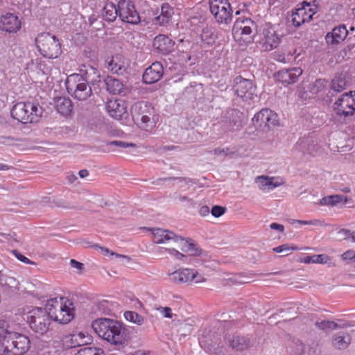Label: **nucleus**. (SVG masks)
I'll use <instances>...</instances> for the list:
<instances>
[{
	"mask_svg": "<svg viewBox=\"0 0 355 355\" xmlns=\"http://www.w3.org/2000/svg\"><path fill=\"white\" fill-rule=\"evenodd\" d=\"M106 110L109 115L116 119H122L127 112L125 102L121 98L110 99L106 103Z\"/></svg>",
	"mask_w": 355,
	"mask_h": 355,
	"instance_id": "nucleus-20",
	"label": "nucleus"
},
{
	"mask_svg": "<svg viewBox=\"0 0 355 355\" xmlns=\"http://www.w3.org/2000/svg\"><path fill=\"white\" fill-rule=\"evenodd\" d=\"M241 126V121L236 120L234 121L233 127L231 128L232 130H237Z\"/></svg>",
	"mask_w": 355,
	"mask_h": 355,
	"instance_id": "nucleus-58",
	"label": "nucleus"
},
{
	"mask_svg": "<svg viewBox=\"0 0 355 355\" xmlns=\"http://www.w3.org/2000/svg\"><path fill=\"white\" fill-rule=\"evenodd\" d=\"M39 68H40V70H42L43 71L44 73H47V71H49V68H47L46 67H44L42 68V63L39 64Z\"/></svg>",
	"mask_w": 355,
	"mask_h": 355,
	"instance_id": "nucleus-61",
	"label": "nucleus"
},
{
	"mask_svg": "<svg viewBox=\"0 0 355 355\" xmlns=\"http://www.w3.org/2000/svg\"><path fill=\"white\" fill-rule=\"evenodd\" d=\"M230 345L233 349L242 351L248 348L250 340L244 336H236L230 340Z\"/></svg>",
	"mask_w": 355,
	"mask_h": 355,
	"instance_id": "nucleus-34",
	"label": "nucleus"
},
{
	"mask_svg": "<svg viewBox=\"0 0 355 355\" xmlns=\"http://www.w3.org/2000/svg\"><path fill=\"white\" fill-rule=\"evenodd\" d=\"M315 325L318 327V328L326 331L336 329L339 327L337 323L329 320L317 322Z\"/></svg>",
	"mask_w": 355,
	"mask_h": 355,
	"instance_id": "nucleus-37",
	"label": "nucleus"
},
{
	"mask_svg": "<svg viewBox=\"0 0 355 355\" xmlns=\"http://www.w3.org/2000/svg\"><path fill=\"white\" fill-rule=\"evenodd\" d=\"M12 278L8 277L1 273H0V286L3 288L8 286Z\"/></svg>",
	"mask_w": 355,
	"mask_h": 355,
	"instance_id": "nucleus-48",
	"label": "nucleus"
},
{
	"mask_svg": "<svg viewBox=\"0 0 355 355\" xmlns=\"http://www.w3.org/2000/svg\"><path fill=\"white\" fill-rule=\"evenodd\" d=\"M110 146H114L121 148H126L128 147H132L135 145L132 143H128L123 141H112L109 143Z\"/></svg>",
	"mask_w": 355,
	"mask_h": 355,
	"instance_id": "nucleus-45",
	"label": "nucleus"
},
{
	"mask_svg": "<svg viewBox=\"0 0 355 355\" xmlns=\"http://www.w3.org/2000/svg\"><path fill=\"white\" fill-rule=\"evenodd\" d=\"M226 208L219 205H214L211 210L213 216L218 218L225 213Z\"/></svg>",
	"mask_w": 355,
	"mask_h": 355,
	"instance_id": "nucleus-42",
	"label": "nucleus"
},
{
	"mask_svg": "<svg viewBox=\"0 0 355 355\" xmlns=\"http://www.w3.org/2000/svg\"><path fill=\"white\" fill-rule=\"evenodd\" d=\"M247 20H252L249 17H246L244 16L239 17L236 19V20L234 22L232 31L233 32H238L240 31V29L244 26H247V24H245V21Z\"/></svg>",
	"mask_w": 355,
	"mask_h": 355,
	"instance_id": "nucleus-40",
	"label": "nucleus"
},
{
	"mask_svg": "<svg viewBox=\"0 0 355 355\" xmlns=\"http://www.w3.org/2000/svg\"><path fill=\"white\" fill-rule=\"evenodd\" d=\"M51 321L52 319L45 308L35 307L28 313L27 322L30 328L41 335L48 332Z\"/></svg>",
	"mask_w": 355,
	"mask_h": 355,
	"instance_id": "nucleus-9",
	"label": "nucleus"
},
{
	"mask_svg": "<svg viewBox=\"0 0 355 355\" xmlns=\"http://www.w3.org/2000/svg\"><path fill=\"white\" fill-rule=\"evenodd\" d=\"M131 114L133 121L145 131H150L156 125L157 116L153 115L147 103L139 101L135 103L131 108Z\"/></svg>",
	"mask_w": 355,
	"mask_h": 355,
	"instance_id": "nucleus-7",
	"label": "nucleus"
},
{
	"mask_svg": "<svg viewBox=\"0 0 355 355\" xmlns=\"http://www.w3.org/2000/svg\"><path fill=\"white\" fill-rule=\"evenodd\" d=\"M107 69L115 73H121L124 69V61L122 55L117 54L111 58H108L106 60Z\"/></svg>",
	"mask_w": 355,
	"mask_h": 355,
	"instance_id": "nucleus-28",
	"label": "nucleus"
},
{
	"mask_svg": "<svg viewBox=\"0 0 355 355\" xmlns=\"http://www.w3.org/2000/svg\"><path fill=\"white\" fill-rule=\"evenodd\" d=\"M42 108L36 103L18 102L10 111L11 116L23 124L37 123L42 116Z\"/></svg>",
	"mask_w": 355,
	"mask_h": 355,
	"instance_id": "nucleus-5",
	"label": "nucleus"
},
{
	"mask_svg": "<svg viewBox=\"0 0 355 355\" xmlns=\"http://www.w3.org/2000/svg\"><path fill=\"white\" fill-rule=\"evenodd\" d=\"M209 8L218 23L227 24L231 21L232 10L228 0H209Z\"/></svg>",
	"mask_w": 355,
	"mask_h": 355,
	"instance_id": "nucleus-10",
	"label": "nucleus"
},
{
	"mask_svg": "<svg viewBox=\"0 0 355 355\" xmlns=\"http://www.w3.org/2000/svg\"><path fill=\"white\" fill-rule=\"evenodd\" d=\"M123 316L127 321L131 322L137 325H141L144 321V317L135 311H125Z\"/></svg>",
	"mask_w": 355,
	"mask_h": 355,
	"instance_id": "nucleus-35",
	"label": "nucleus"
},
{
	"mask_svg": "<svg viewBox=\"0 0 355 355\" xmlns=\"http://www.w3.org/2000/svg\"><path fill=\"white\" fill-rule=\"evenodd\" d=\"M331 199V198H330V196H327V197H324L323 198H322L320 200L319 205H331V204H330Z\"/></svg>",
	"mask_w": 355,
	"mask_h": 355,
	"instance_id": "nucleus-57",
	"label": "nucleus"
},
{
	"mask_svg": "<svg viewBox=\"0 0 355 355\" xmlns=\"http://www.w3.org/2000/svg\"><path fill=\"white\" fill-rule=\"evenodd\" d=\"M255 182L261 190H272L282 184V182L275 181V178L263 175L257 177Z\"/></svg>",
	"mask_w": 355,
	"mask_h": 355,
	"instance_id": "nucleus-29",
	"label": "nucleus"
},
{
	"mask_svg": "<svg viewBox=\"0 0 355 355\" xmlns=\"http://www.w3.org/2000/svg\"><path fill=\"white\" fill-rule=\"evenodd\" d=\"M171 280L175 284H185L194 281L199 284L206 281V278L200 275L195 269L181 268L169 274Z\"/></svg>",
	"mask_w": 355,
	"mask_h": 355,
	"instance_id": "nucleus-13",
	"label": "nucleus"
},
{
	"mask_svg": "<svg viewBox=\"0 0 355 355\" xmlns=\"http://www.w3.org/2000/svg\"><path fill=\"white\" fill-rule=\"evenodd\" d=\"M105 83L107 90L111 94H120L123 89V83L119 80L112 76H107L105 80Z\"/></svg>",
	"mask_w": 355,
	"mask_h": 355,
	"instance_id": "nucleus-32",
	"label": "nucleus"
},
{
	"mask_svg": "<svg viewBox=\"0 0 355 355\" xmlns=\"http://www.w3.org/2000/svg\"><path fill=\"white\" fill-rule=\"evenodd\" d=\"M351 343V338L348 334H338L333 337L332 345L338 349H343L348 347Z\"/></svg>",
	"mask_w": 355,
	"mask_h": 355,
	"instance_id": "nucleus-33",
	"label": "nucleus"
},
{
	"mask_svg": "<svg viewBox=\"0 0 355 355\" xmlns=\"http://www.w3.org/2000/svg\"><path fill=\"white\" fill-rule=\"evenodd\" d=\"M247 26H244L238 32H233L234 39L241 44H248L253 41L257 33V25L252 20L245 21Z\"/></svg>",
	"mask_w": 355,
	"mask_h": 355,
	"instance_id": "nucleus-17",
	"label": "nucleus"
},
{
	"mask_svg": "<svg viewBox=\"0 0 355 355\" xmlns=\"http://www.w3.org/2000/svg\"><path fill=\"white\" fill-rule=\"evenodd\" d=\"M330 198H331V199L330 200L331 205H336L340 202L343 201V198H345V197H344L343 196L338 195L330 196Z\"/></svg>",
	"mask_w": 355,
	"mask_h": 355,
	"instance_id": "nucleus-50",
	"label": "nucleus"
},
{
	"mask_svg": "<svg viewBox=\"0 0 355 355\" xmlns=\"http://www.w3.org/2000/svg\"><path fill=\"white\" fill-rule=\"evenodd\" d=\"M21 28V19L15 14L8 12L1 16L0 30L8 33H17Z\"/></svg>",
	"mask_w": 355,
	"mask_h": 355,
	"instance_id": "nucleus-18",
	"label": "nucleus"
},
{
	"mask_svg": "<svg viewBox=\"0 0 355 355\" xmlns=\"http://www.w3.org/2000/svg\"><path fill=\"white\" fill-rule=\"evenodd\" d=\"M13 254H15L16 258L18 260L21 261V262H23L24 263H27V264L32 263V261L28 258H27L26 257H25L24 255H23L22 254L19 252L17 250H14Z\"/></svg>",
	"mask_w": 355,
	"mask_h": 355,
	"instance_id": "nucleus-49",
	"label": "nucleus"
},
{
	"mask_svg": "<svg viewBox=\"0 0 355 355\" xmlns=\"http://www.w3.org/2000/svg\"><path fill=\"white\" fill-rule=\"evenodd\" d=\"M334 109L337 116H352L355 113V91L343 94L334 103Z\"/></svg>",
	"mask_w": 355,
	"mask_h": 355,
	"instance_id": "nucleus-12",
	"label": "nucleus"
},
{
	"mask_svg": "<svg viewBox=\"0 0 355 355\" xmlns=\"http://www.w3.org/2000/svg\"><path fill=\"white\" fill-rule=\"evenodd\" d=\"M117 10L119 17L123 22L130 24H137L140 22L139 15L131 1L120 0L117 4Z\"/></svg>",
	"mask_w": 355,
	"mask_h": 355,
	"instance_id": "nucleus-14",
	"label": "nucleus"
},
{
	"mask_svg": "<svg viewBox=\"0 0 355 355\" xmlns=\"http://www.w3.org/2000/svg\"><path fill=\"white\" fill-rule=\"evenodd\" d=\"M31 345L30 338L24 334L6 330L2 336L1 351L8 355H24Z\"/></svg>",
	"mask_w": 355,
	"mask_h": 355,
	"instance_id": "nucleus-4",
	"label": "nucleus"
},
{
	"mask_svg": "<svg viewBox=\"0 0 355 355\" xmlns=\"http://www.w3.org/2000/svg\"><path fill=\"white\" fill-rule=\"evenodd\" d=\"M35 44L38 51L44 58L54 59L61 54L58 39L49 33H40L35 39Z\"/></svg>",
	"mask_w": 355,
	"mask_h": 355,
	"instance_id": "nucleus-8",
	"label": "nucleus"
},
{
	"mask_svg": "<svg viewBox=\"0 0 355 355\" xmlns=\"http://www.w3.org/2000/svg\"><path fill=\"white\" fill-rule=\"evenodd\" d=\"M214 153L216 155H219V154H221V153H225V150L224 149H220V148H216L214 150Z\"/></svg>",
	"mask_w": 355,
	"mask_h": 355,
	"instance_id": "nucleus-62",
	"label": "nucleus"
},
{
	"mask_svg": "<svg viewBox=\"0 0 355 355\" xmlns=\"http://www.w3.org/2000/svg\"><path fill=\"white\" fill-rule=\"evenodd\" d=\"M174 14L173 7L168 3H164L161 6L160 14L154 19L155 24L159 26H165L171 20Z\"/></svg>",
	"mask_w": 355,
	"mask_h": 355,
	"instance_id": "nucleus-27",
	"label": "nucleus"
},
{
	"mask_svg": "<svg viewBox=\"0 0 355 355\" xmlns=\"http://www.w3.org/2000/svg\"><path fill=\"white\" fill-rule=\"evenodd\" d=\"M281 42L280 37L272 26H266L263 30V47L266 51L277 48Z\"/></svg>",
	"mask_w": 355,
	"mask_h": 355,
	"instance_id": "nucleus-21",
	"label": "nucleus"
},
{
	"mask_svg": "<svg viewBox=\"0 0 355 355\" xmlns=\"http://www.w3.org/2000/svg\"><path fill=\"white\" fill-rule=\"evenodd\" d=\"M210 212L209 208L208 206H202L200 207L199 210V214L202 216H207Z\"/></svg>",
	"mask_w": 355,
	"mask_h": 355,
	"instance_id": "nucleus-53",
	"label": "nucleus"
},
{
	"mask_svg": "<svg viewBox=\"0 0 355 355\" xmlns=\"http://www.w3.org/2000/svg\"><path fill=\"white\" fill-rule=\"evenodd\" d=\"M92 342V337L88 333L80 331L70 334L67 337L66 343L68 347L74 348L87 345Z\"/></svg>",
	"mask_w": 355,
	"mask_h": 355,
	"instance_id": "nucleus-24",
	"label": "nucleus"
},
{
	"mask_svg": "<svg viewBox=\"0 0 355 355\" xmlns=\"http://www.w3.org/2000/svg\"><path fill=\"white\" fill-rule=\"evenodd\" d=\"M354 257H355V251H354L352 250H348L346 252H345L343 254H342V255H341V258L343 260H349L352 262H354Z\"/></svg>",
	"mask_w": 355,
	"mask_h": 355,
	"instance_id": "nucleus-47",
	"label": "nucleus"
},
{
	"mask_svg": "<svg viewBox=\"0 0 355 355\" xmlns=\"http://www.w3.org/2000/svg\"><path fill=\"white\" fill-rule=\"evenodd\" d=\"M302 73V69L300 67L284 69L277 72V79L283 83L292 84L297 80Z\"/></svg>",
	"mask_w": 355,
	"mask_h": 355,
	"instance_id": "nucleus-25",
	"label": "nucleus"
},
{
	"mask_svg": "<svg viewBox=\"0 0 355 355\" xmlns=\"http://www.w3.org/2000/svg\"><path fill=\"white\" fill-rule=\"evenodd\" d=\"M298 346H299V349H300V352L299 354H301L304 353V349H305L304 345L302 344V343H300Z\"/></svg>",
	"mask_w": 355,
	"mask_h": 355,
	"instance_id": "nucleus-63",
	"label": "nucleus"
},
{
	"mask_svg": "<svg viewBox=\"0 0 355 355\" xmlns=\"http://www.w3.org/2000/svg\"><path fill=\"white\" fill-rule=\"evenodd\" d=\"M89 71L94 74L97 73V77H99L96 69L89 67L85 75L73 73L69 76L65 81L68 93L79 101L87 100L92 94V89L88 85Z\"/></svg>",
	"mask_w": 355,
	"mask_h": 355,
	"instance_id": "nucleus-3",
	"label": "nucleus"
},
{
	"mask_svg": "<svg viewBox=\"0 0 355 355\" xmlns=\"http://www.w3.org/2000/svg\"><path fill=\"white\" fill-rule=\"evenodd\" d=\"M78 174L80 178H84L88 175L89 173L87 170L84 169V170H80L79 171Z\"/></svg>",
	"mask_w": 355,
	"mask_h": 355,
	"instance_id": "nucleus-59",
	"label": "nucleus"
},
{
	"mask_svg": "<svg viewBox=\"0 0 355 355\" xmlns=\"http://www.w3.org/2000/svg\"><path fill=\"white\" fill-rule=\"evenodd\" d=\"M297 223L300 225H321V221L318 219L309 220H293L292 224Z\"/></svg>",
	"mask_w": 355,
	"mask_h": 355,
	"instance_id": "nucleus-43",
	"label": "nucleus"
},
{
	"mask_svg": "<svg viewBox=\"0 0 355 355\" xmlns=\"http://www.w3.org/2000/svg\"><path fill=\"white\" fill-rule=\"evenodd\" d=\"M157 310L164 318H173L172 310L170 307L159 306V307L157 308Z\"/></svg>",
	"mask_w": 355,
	"mask_h": 355,
	"instance_id": "nucleus-44",
	"label": "nucleus"
},
{
	"mask_svg": "<svg viewBox=\"0 0 355 355\" xmlns=\"http://www.w3.org/2000/svg\"><path fill=\"white\" fill-rule=\"evenodd\" d=\"M299 261L305 264L319 263L326 264L328 266H335V264L332 262L331 258L325 254L306 255L302 257L299 259Z\"/></svg>",
	"mask_w": 355,
	"mask_h": 355,
	"instance_id": "nucleus-26",
	"label": "nucleus"
},
{
	"mask_svg": "<svg viewBox=\"0 0 355 355\" xmlns=\"http://www.w3.org/2000/svg\"><path fill=\"white\" fill-rule=\"evenodd\" d=\"M339 234H343L345 236V239H349L352 236V232L349 230L342 229L338 232Z\"/></svg>",
	"mask_w": 355,
	"mask_h": 355,
	"instance_id": "nucleus-55",
	"label": "nucleus"
},
{
	"mask_svg": "<svg viewBox=\"0 0 355 355\" xmlns=\"http://www.w3.org/2000/svg\"><path fill=\"white\" fill-rule=\"evenodd\" d=\"M175 42L168 36L159 34L154 38L153 47L163 55L169 54L173 51Z\"/></svg>",
	"mask_w": 355,
	"mask_h": 355,
	"instance_id": "nucleus-23",
	"label": "nucleus"
},
{
	"mask_svg": "<svg viewBox=\"0 0 355 355\" xmlns=\"http://www.w3.org/2000/svg\"><path fill=\"white\" fill-rule=\"evenodd\" d=\"M117 16H119V12L117 7L112 2H106L103 10V17L107 21L112 22L115 21Z\"/></svg>",
	"mask_w": 355,
	"mask_h": 355,
	"instance_id": "nucleus-31",
	"label": "nucleus"
},
{
	"mask_svg": "<svg viewBox=\"0 0 355 355\" xmlns=\"http://www.w3.org/2000/svg\"><path fill=\"white\" fill-rule=\"evenodd\" d=\"M254 125H257L260 128H270L278 125L277 114L270 109H262L257 112L252 118Z\"/></svg>",
	"mask_w": 355,
	"mask_h": 355,
	"instance_id": "nucleus-15",
	"label": "nucleus"
},
{
	"mask_svg": "<svg viewBox=\"0 0 355 355\" xmlns=\"http://www.w3.org/2000/svg\"><path fill=\"white\" fill-rule=\"evenodd\" d=\"M70 264H71V267L76 268L78 270H82L84 268L83 263H82L75 259H71Z\"/></svg>",
	"mask_w": 355,
	"mask_h": 355,
	"instance_id": "nucleus-51",
	"label": "nucleus"
},
{
	"mask_svg": "<svg viewBox=\"0 0 355 355\" xmlns=\"http://www.w3.org/2000/svg\"><path fill=\"white\" fill-rule=\"evenodd\" d=\"M94 331L102 339L118 347L124 346L129 336L125 325L117 320L98 318L92 323Z\"/></svg>",
	"mask_w": 355,
	"mask_h": 355,
	"instance_id": "nucleus-1",
	"label": "nucleus"
},
{
	"mask_svg": "<svg viewBox=\"0 0 355 355\" xmlns=\"http://www.w3.org/2000/svg\"><path fill=\"white\" fill-rule=\"evenodd\" d=\"M10 168V166L0 163V171H7Z\"/></svg>",
	"mask_w": 355,
	"mask_h": 355,
	"instance_id": "nucleus-60",
	"label": "nucleus"
},
{
	"mask_svg": "<svg viewBox=\"0 0 355 355\" xmlns=\"http://www.w3.org/2000/svg\"><path fill=\"white\" fill-rule=\"evenodd\" d=\"M318 8L310 2L303 1L301 6L296 8L291 15V21L295 27H300L309 21L317 12Z\"/></svg>",
	"mask_w": 355,
	"mask_h": 355,
	"instance_id": "nucleus-11",
	"label": "nucleus"
},
{
	"mask_svg": "<svg viewBox=\"0 0 355 355\" xmlns=\"http://www.w3.org/2000/svg\"><path fill=\"white\" fill-rule=\"evenodd\" d=\"M45 309L52 320L60 324H67L75 315L73 302L64 297L50 298L46 301Z\"/></svg>",
	"mask_w": 355,
	"mask_h": 355,
	"instance_id": "nucleus-2",
	"label": "nucleus"
},
{
	"mask_svg": "<svg viewBox=\"0 0 355 355\" xmlns=\"http://www.w3.org/2000/svg\"><path fill=\"white\" fill-rule=\"evenodd\" d=\"M348 30L344 24L335 26L331 32H328L325 35L326 43L331 46H337L342 43L348 35Z\"/></svg>",
	"mask_w": 355,
	"mask_h": 355,
	"instance_id": "nucleus-19",
	"label": "nucleus"
},
{
	"mask_svg": "<svg viewBox=\"0 0 355 355\" xmlns=\"http://www.w3.org/2000/svg\"><path fill=\"white\" fill-rule=\"evenodd\" d=\"M324 83H325V81L324 80H321V79L317 80L314 83L313 87H317L318 88L317 91L318 92L320 89H321L322 87H324Z\"/></svg>",
	"mask_w": 355,
	"mask_h": 355,
	"instance_id": "nucleus-54",
	"label": "nucleus"
},
{
	"mask_svg": "<svg viewBox=\"0 0 355 355\" xmlns=\"http://www.w3.org/2000/svg\"><path fill=\"white\" fill-rule=\"evenodd\" d=\"M300 248L295 245L283 244L272 248V251L276 253H281L287 250H298Z\"/></svg>",
	"mask_w": 355,
	"mask_h": 355,
	"instance_id": "nucleus-41",
	"label": "nucleus"
},
{
	"mask_svg": "<svg viewBox=\"0 0 355 355\" xmlns=\"http://www.w3.org/2000/svg\"><path fill=\"white\" fill-rule=\"evenodd\" d=\"M350 239L352 242L355 243V231L352 232Z\"/></svg>",
	"mask_w": 355,
	"mask_h": 355,
	"instance_id": "nucleus-64",
	"label": "nucleus"
},
{
	"mask_svg": "<svg viewBox=\"0 0 355 355\" xmlns=\"http://www.w3.org/2000/svg\"><path fill=\"white\" fill-rule=\"evenodd\" d=\"M270 227L272 230H277L279 232H283L284 231V227L283 225L278 224L276 223H272L270 225Z\"/></svg>",
	"mask_w": 355,
	"mask_h": 355,
	"instance_id": "nucleus-52",
	"label": "nucleus"
},
{
	"mask_svg": "<svg viewBox=\"0 0 355 355\" xmlns=\"http://www.w3.org/2000/svg\"><path fill=\"white\" fill-rule=\"evenodd\" d=\"M296 51L295 50L293 53L289 51L287 53H279L277 55V60L284 63L293 62L297 58V56L294 55Z\"/></svg>",
	"mask_w": 355,
	"mask_h": 355,
	"instance_id": "nucleus-38",
	"label": "nucleus"
},
{
	"mask_svg": "<svg viewBox=\"0 0 355 355\" xmlns=\"http://www.w3.org/2000/svg\"><path fill=\"white\" fill-rule=\"evenodd\" d=\"M164 250L170 256L175 257L178 260L182 259L184 257L183 254L174 248H164Z\"/></svg>",
	"mask_w": 355,
	"mask_h": 355,
	"instance_id": "nucleus-46",
	"label": "nucleus"
},
{
	"mask_svg": "<svg viewBox=\"0 0 355 355\" xmlns=\"http://www.w3.org/2000/svg\"><path fill=\"white\" fill-rule=\"evenodd\" d=\"M164 73V69L160 62H156L148 67L143 74V81L146 84H153L159 81Z\"/></svg>",
	"mask_w": 355,
	"mask_h": 355,
	"instance_id": "nucleus-22",
	"label": "nucleus"
},
{
	"mask_svg": "<svg viewBox=\"0 0 355 355\" xmlns=\"http://www.w3.org/2000/svg\"><path fill=\"white\" fill-rule=\"evenodd\" d=\"M56 110L63 116H68L73 110V104L69 98L60 97L55 101Z\"/></svg>",
	"mask_w": 355,
	"mask_h": 355,
	"instance_id": "nucleus-30",
	"label": "nucleus"
},
{
	"mask_svg": "<svg viewBox=\"0 0 355 355\" xmlns=\"http://www.w3.org/2000/svg\"><path fill=\"white\" fill-rule=\"evenodd\" d=\"M234 89L239 97L251 99L255 92V86L250 80L238 76L235 78Z\"/></svg>",
	"mask_w": 355,
	"mask_h": 355,
	"instance_id": "nucleus-16",
	"label": "nucleus"
},
{
	"mask_svg": "<svg viewBox=\"0 0 355 355\" xmlns=\"http://www.w3.org/2000/svg\"><path fill=\"white\" fill-rule=\"evenodd\" d=\"M153 241L155 243H165L168 241H173L175 243H182V250L189 253L190 255L196 256L201 253V250L196 247V245L190 239L184 240L181 236H177L173 232L161 228L153 230Z\"/></svg>",
	"mask_w": 355,
	"mask_h": 355,
	"instance_id": "nucleus-6",
	"label": "nucleus"
},
{
	"mask_svg": "<svg viewBox=\"0 0 355 355\" xmlns=\"http://www.w3.org/2000/svg\"><path fill=\"white\" fill-rule=\"evenodd\" d=\"M175 180H178V182L182 185L183 184H189V183H193V180L190 178H177Z\"/></svg>",
	"mask_w": 355,
	"mask_h": 355,
	"instance_id": "nucleus-56",
	"label": "nucleus"
},
{
	"mask_svg": "<svg viewBox=\"0 0 355 355\" xmlns=\"http://www.w3.org/2000/svg\"><path fill=\"white\" fill-rule=\"evenodd\" d=\"M346 81L343 78L336 77L331 80V89L336 92H340L346 88Z\"/></svg>",
	"mask_w": 355,
	"mask_h": 355,
	"instance_id": "nucleus-36",
	"label": "nucleus"
},
{
	"mask_svg": "<svg viewBox=\"0 0 355 355\" xmlns=\"http://www.w3.org/2000/svg\"><path fill=\"white\" fill-rule=\"evenodd\" d=\"M101 353H103L101 349L88 347L81 348L78 351L76 355H101Z\"/></svg>",
	"mask_w": 355,
	"mask_h": 355,
	"instance_id": "nucleus-39",
	"label": "nucleus"
}]
</instances>
